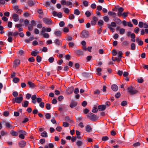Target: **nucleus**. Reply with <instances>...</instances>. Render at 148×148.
Segmentation results:
<instances>
[{
	"instance_id": "40",
	"label": "nucleus",
	"mask_w": 148,
	"mask_h": 148,
	"mask_svg": "<svg viewBox=\"0 0 148 148\" xmlns=\"http://www.w3.org/2000/svg\"><path fill=\"white\" fill-rule=\"evenodd\" d=\"M18 132L20 134H24V135H26V134H27L26 132L25 131H24L23 130H19V131H18Z\"/></svg>"
},
{
	"instance_id": "38",
	"label": "nucleus",
	"mask_w": 148,
	"mask_h": 148,
	"mask_svg": "<svg viewBox=\"0 0 148 148\" xmlns=\"http://www.w3.org/2000/svg\"><path fill=\"white\" fill-rule=\"evenodd\" d=\"M98 23L99 26H101L103 25V22L102 20H100L98 21Z\"/></svg>"
},
{
	"instance_id": "31",
	"label": "nucleus",
	"mask_w": 148,
	"mask_h": 148,
	"mask_svg": "<svg viewBox=\"0 0 148 148\" xmlns=\"http://www.w3.org/2000/svg\"><path fill=\"white\" fill-rule=\"evenodd\" d=\"M38 53V52L37 51H32L31 53V54L32 56H37V54Z\"/></svg>"
},
{
	"instance_id": "39",
	"label": "nucleus",
	"mask_w": 148,
	"mask_h": 148,
	"mask_svg": "<svg viewBox=\"0 0 148 148\" xmlns=\"http://www.w3.org/2000/svg\"><path fill=\"white\" fill-rule=\"evenodd\" d=\"M137 81L139 83H141L143 82L144 80L142 77H140L138 79Z\"/></svg>"
},
{
	"instance_id": "14",
	"label": "nucleus",
	"mask_w": 148,
	"mask_h": 148,
	"mask_svg": "<svg viewBox=\"0 0 148 148\" xmlns=\"http://www.w3.org/2000/svg\"><path fill=\"white\" fill-rule=\"evenodd\" d=\"M75 143L78 147L79 148L82 145L83 143L80 140H78Z\"/></svg>"
},
{
	"instance_id": "58",
	"label": "nucleus",
	"mask_w": 148,
	"mask_h": 148,
	"mask_svg": "<svg viewBox=\"0 0 148 148\" xmlns=\"http://www.w3.org/2000/svg\"><path fill=\"white\" fill-rule=\"evenodd\" d=\"M47 28H46L45 27H42V31L41 32V34H42L44 33H45V32L46 31Z\"/></svg>"
},
{
	"instance_id": "6",
	"label": "nucleus",
	"mask_w": 148,
	"mask_h": 148,
	"mask_svg": "<svg viewBox=\"0 0 148 148\" xmlns=\"http://www.w3.org/2000/svg\"><path fill=\"white\" fill-rule=\"evenodd\" d=\"M52 14L54 16H57L59 18H61L62 16V13L61 12L58 13L56 11H53V12Z\"/></svg>"
},
{
	"instance_id": "63",
	"label": "nucleus",
	"mask_w": 148,
	"mask_h": 148,
	"mask_svg": "<svg viewBox=\"0 0 148 148\" xmlns=\"http://www.w3.org/2000/svg\"><path fill=\"white\" fill-rule=\"evenodd\" d=\"M143 23L142 22H140L138 24V26L140 28L143 27Z\"/></svg>"
},
{
	"instance_id": "3",
	"label": "nucleus",
	"mask_w": 148,
	"mask_h": 148,
	"mask_svg": "<svg viewBox=\"0 0 148 148\" xmlns=\"http://www.w3.org/2000/svg\"><path fill=\"white\" fill-rule=\"evenodd\" d=\"M89 36V33L88 31L84 30L81 33L80 37L83 38H88Z\"/></svg>"
},
{
	"instance_id": "41",
	"label": "nucleus",
	"mask_w": 148,
	"mask_h": 148,
	"mask_svg": "<svg viewBox=\"0 0 148 148\" xmlns=\"http://www.w3.org/2000/svg\"><path fill=\"white\" fill-rule=\"evenodd\" d=\"M103 19L104 21L106 22H108L109 19V18L107 16H104L103 17Z\"/></svg>"
},
{
	"instance_id": "42",
	"label": "nucleus",
	"mask_w": 148,
	"mask_h": 148,
	"mask_svg": "<svg viewBox=\"0 0 148 148\" xmlns=\"http://www.w3.org/2000/svg\"><path fill=\"white\" fill-rule=\"evenodd\" d=\"M54 60V58L53 57H51L50 58H49L48 59V61L50 63H51L53 62Z\"/></svg>"
},
{
	"instance_id": "24",
	"label": "nucleus",
	"mask_w": 148,
	"mask_h": 148,
	"mask_svg": "<svg viewBox=\"0 0 148 148\" xmlns=\"http://www.w3.org/2000/svg\"><path fill=\"white\" fill-rule=\"evenodd\" d=\"M10 134L12 136H17L18 135V133L13 130H12L11 131Z\"/></svg>"
},
{
	"instance_id": "28",
	"label": "nucleus",
	"mask_w": 148,
	"mask_h": 148,
	"mask_svg": "<svg viewBox=\"0 0 148 148\" xmlns=\"http://www.w3.org/2000/svg\"><path fill=\"white\" fill-rule=\"evenodd\" d=\"M66 139L67 140H71L72 141L74 142V137L73 136L71 137L70 136H68L66 137Z\"/></svg>"
},
{
	"instance_id": "23",
	"label": "nucleus",
	"mask_w": 148,
	"mask_h": 148,
	"mask_svg": "<svg viewBox=\"0 0 148 148\" xmlns=\"http://www.w3.org/2000/svg\"><path fill=\"white\" fill-rule=\"evenodd\" d=\"M116 20L117 21L116 22L118 25H120L122 23L121 21L119 18H115V19H113V20L114 21H115Z\"/></svg>"
},
{
	"instance_id": "25",
	"label": "nucleus",
	"mask_w": 148,
	"mask_h": 148,
	"mask_svg": "<svg viewBox=\"0 0 148 148\" xmlns=\"http://www.w3.org/2000/svg\"><path fill=\"white\" fill-rule=\"evenodd\" d=\"M29 102L27 101H24V103L22 104V105L23 107H27L28 106Z\"/></svg>"
},
{
	"instance_id": "19",
	"label": "nucleus",
	"mask_w": 148,
	"mask_h": 148,
	"mask_svg": "<svg viewBox=\"0 0 148 148\" xmlns=\"http://www.w3.org/2000/svg\"><path fill=\"white\" fill-rule=\"evenodd\" d=\"M27 84L30 87L32 88H34L35 86V85L31 82H28Z\"/></svg>"
},
{
	"instance_id": "37",
	"label": "nucleus",
	"mask_w": 148,
	"mask_h": 148,
	"mask_svg": "<svg viewBox=\"0 0 148 148\" xmlns=\"http://www.w3.org/2000/svg\"><path fill=\"white\" fill-rule=\"evenodd\" d=\"M76 53L77 54L80 55H82L83 54V52L80 50H77L76 51Z\"/></svg>"
},
{
	"instance_id": "43",
	"label": "nucleus",
	"mask_w": 148,
	"mask_h": 148,
	"mask_svg": "<svg viewBox=\"0 0 148 148\" xmlns=\"http://www.w3.org/2000/svg\"><path fill=\"white\" fill-rule=\"evenodd\" d=\"M41 60V58L40 56H37L36 57V60L38 62H40Z\"/></svg>"
},
{
	"instance_id": "44",
	"label": "nucleus",
	"mask_w": 148,
	"mask_h": 148,
	"mask_svg": "<svg viewBox=\"0 0 148 148\" xmlns=\"http://www.w3.org/2000/svg\"><path fill=\"white\" fill-rule=\"evenodd\" d=\"M129 13V12H124L123 14H122V16L123 17H126L127 16H128V14Z\"/></svg>"
},
{
	"instance_id": "46",
	"label": "nucleus",
	"mask_w": 148,
	"mask_h": 148,
	"mask_svg": "<svg viewBox=\"0 0 148 148\" xmlns=\"http://www.w3.org/2000/svg\"><path fill=\"white\" fill-rule=\"evenodd\" d=\"M118 57L119 58H121L122 57V55L123 54V53L121 51H119L118 52Z\"/></svg>"
},
{
	"instance_id": "33",
	"label": "nucleus",
	"mask_w": 148,
	"mask_h": 148,
	"mask_svg": "<svg viewBox=\"0 0 148 148\" xmlns=\"http://www.w3.org/2000/svg\"><path fill=\"white\" fill-rule=\"evenodd\" d=\"M45 118L47 119H49L51 117V115L49 113H47L45 115Z\"/></svg>"
},
{
	"instance_id": "55",
	"label": "nucleus",
	"mask_w": 148,
	"mask_h": 148,
	"mask_svg": "<svg viewBox=\"0 0 148 148\" xmlns=\"http://www.w3.org/2000/svg\"><path fill=\"white\" fill-rule=\"evenodd\" d=\"M13 96L14 97H16L18 96V93L16 91H14L12 93Z\"/></svg>"
},
{
	"instance_id": "11",
	"label": "nucleus",
	"mask_w": 148,
	"mask_h": 148,
	"mask_svg": "<svg viewBox=\"0 0 148 148\" xmlns=\"http://www.w3.org/2000/svg\"><path fill=\"white\" fill-rule=\"evenodd\" d=\"M98 20L97 18L95 16H93L92 17V20L91 21V24L92 25H95Z\"/></svg>"
},
{
	"instance_id": "36",
	"label": "nucleus",
	"mask_w": 148,
	"mask_h": 148,
	"mask_svg": "<svg viewBox=\"0 0 148 148\" xmlns=\"http://www.w3.org/2000/svg\"><path fill=\"white\" fill-rule=\"evenodd\" d=\"M123 45L127 46L129 44V42L126 40L124 41L122 43Z\"/></svg>"
},
{
	"instance_id": "51",
	"label": "nucleus",
	"mask_w": 148,
	"mask_h": 148,
	"mask_svg": "<svg viewBox=\"0 0 148 148\" xmlns=\"http://www.w3.org/2000/svg\"><path fill=\"white\" fill-rule=\"evenodd\" d=\"M80 12L79 10L77 9L75 10V14L78 15H79L80 14Z\"/></svg>"
},
{
	"instance_id": "22",
	"label": "nucleus",
	"mask_w": 148,
	"mask_h": 148,
	"mask_svg": "<svg viewBox=\"0 0 148 148\" xmlns=\"http://www.w3.org/2000/svg\"><path fill=\"white\" fill-rule=\"evenodd\" d=\"M102 70L101 68L98 67L96 69V71L97 72V74L99 75H101V73H100Z\"/></svg>"
},
{
	"instance_id": "20",
	"label": "nucleus",
	"mask_w": 148,
	"mask_h": 148,
	"mask_svg": "<svg viewBox=\"0 0 148 148\" xmlns=\"http://www.w3.org/2000/svg\"><path fill=\"white\" fill-rule=\"evenodd\" d=\"M112 60L113 61H117L118 62H119L121 61V58H117L116 57L115 58H112Z\"/></svg>"
},
{
	"instance_id": "21",
	"label": "nucleus",
	"mask_w": 148,
	"mask_h": 148,
	"mask_svg": "<svg viewBox=\"0 0 148 148\" xmlns=\"http://www.w3.org/2000/svg\"><path fill=\"white\" fill-rule=\"evenodd\" d=\"M61 32L59 30H56L54 32V34L57 36H60L61 34Z\"/></svg>"
},
{
	"instance_id": "18",
	"label": "nucleus",
	"mask_w": 148,
	"mask_h": 148,
	"mask_svg": "<svg viewBox=\"0 0 148 148\" xmlns=\"http://www.w3.org/2000/svg\"><path fill=\"white\" fill-rule=\"evenodd\" d=\"M86 131L88 132H90L92 130V128L89 125H87L86 127Z\"/></svg>"
},
{
	"instance_id": "48",
	"label": "nucleus",
	"mask_w": 148,
	"mask_h": 148,
	"mask_svg": "<svg viewBox=\"0 0 148 148\" xmlns=\"http://www.w3.org/2000/svg\"><path fill=\"white\" fill-rule=\"evenodd\" d=\"M140 145V143L139 142H137L136 143H134L133 145L134 147H136L139 146Z\"/></svg>"
},
{
	"instance_id": "32",
	"label": "nucleus",
	"mask_w": 148,
	"mask_h": 148,
	"mask_svg": "<svg viewBox=\"0 0 148 148\" xmlns=\"http://www.w3.org/2000/svg\"><path fill=\"white\" fill-rule=\"evenodd\" d=\"M44 37L46 38H48L49 37V35L47 33H44L42 34H41Z\"/></svg>"
},
{
	"instance_id": "50",
	"label": "nucleus",
	"mask_w": 148,
	"mask_h": 148,
	"mask_svg": "<svg viewBox=\"0 0 148 148\" xmlns=\"http://www.w3.org/2000/svg\"><path fill=\"white\" fill-rule=\"evenodd\" d=\"M78 126L81 128H83L84 127V125H83V123L82 122H80L78 124Z\"/></svg>"
},
{
	"instance_id": "7",
	"label": "nucleus",
	"mask_w": 148,
	"mask_h": 148,
	"mask_svg": "<svg viewBox=\"0 0 148 148\" xmlns=\"http://www.w3.org/2000/svg\"><path fill=\"white\" fill-rule=\"evenodd\" d=\"M76 136H75V141L77 139H80L81 138L80 136L81 133L78 130L76 131Z\"/></svg>"
},
{
	"instance_id": "29",
	"label": "nucleus",
	"mask_w": 148,
	"mask_h": 148,
	"mask_svg": "<svg viewBox=\"0 0 148 148\" xmlns=\"http://www.w3.org/2000/svg\"><path fill=\"white\" fill-rule=\"evenodd\" d=\"M19 79L18 78L16 77H14L13 80V82L15 83H16L19 82Z\"/></svg>"
},
{
	"instance_id": "17",
	"label": "nucleus",
	"mask_w": 148,
	"mask_h": 148,
	"mask_svg": "<svg viewBox=\"0 0 148 148\" xmlns=\"http://www.w3.org/2000/svg\"><path fill=\"white\" fill-rule=\"evenodd\" d=\"M31 98L32 100V103L34 104H35L36 103V101L35 99L37 98L36 95H32V97Z\"/></svg>"
},
{
	"instance_id": "56",
	"label": "nucleus",
	"mask_w": 148,
	"mask_h": 148,
	"mask_svg": "<svg viewBox=\"0 0 148 148\" xmlns=\"http://www.w3.org/2000/svg\"><path fill=\"white\" fill-rule=\"evenodd\" d=\"M127 104V102L126 101H123L121 103V105L122 106H124Z\"/></svg>"
},
{
	"instance_id": "49",
	"label": "nucleus",
	"mask_w": 148,
	"mask_h": 148,
	"mask_svg": "<svg viewBox=\"0 0 148 148\" xmlns=\"http://www.w3.org/2000/svg\"><path fill=\"white\" fill-rule=\"evenodd\" d=\"M30 14L27 12H25L23 14V16L25 17H29Z\"/></svg>"
},
{
	"instance_id": "45",
	"label": "nucleus",
	"mask_w": 148,
	"mask_h": 148,
	"mask_svg": "<svg viewBox=\"0 0 148 148\" xmlns=\"http://www.w3.org/2000/svg\"><path fill=\"white\" fill-rule=\"evenodd\" d=\"M85 14L87 17H89L91 15V13L89 11H86L85 13Z\"/></svg>"
},
{
	"instance_id": "27",
	"label": "nucleus",
	"mask_w": 148,
	"mask_h": 148,
	"mask_svg": "<svg viewBox=\"0 0 148 148\" xmlns=\"http://www.w3.org/2000/svg\"><path fill=\"white\" fill-rule=\"evenodd\" d=\"M35 3V2L32 0L29 1L28 2V5L31 6H33Z\"/></svg>"
},
{
	"instance_id": "13",
	"label": "nucleus",
	"mask_w": 148,
	"mask_h": 148,
	"mask_svg": "<svg viewBox=\"0 0 148 148\" xmlns=\"http://www.w3.org/2000/svg\"><path fill=\"white\" fill-rule=\"evenodd\" d=\"M106 108V106L105 105H99L98 107V109L99 111H103Z\"/></svg>"
},
{
	"instance_id": "26",
	"label": "nucleus",
	"mask_w": 148,
	"mask_h": 148,
	"mask_svg": "<svg viewBox=\"0 0 148 148\" xmlns=\"http://www.w3.org/2000/svg\"><path fill=\"white\" fill-rule=\"evenodd\" d=\"M41 136L43 137H47L48 134L47 132L45 131L41 133Z\"/></svg>"
},
{
	"instance_id": "4",
	"label": "nucleus",
	"mask_w": 148,
	"mask_h": 148,
	"mask_svg": "<svg viewBox=\"0 0 148 148\" xmlns=\"http://www.w3.org/2000/svg\"><path fill=\"white\" fill-rule=\"evenodd\" d=\"M19 97H16L14 99L15 102L18 103H21L23 99V96L22 94H19Z\"/></svg>"
},
{
	"instance_id": "15",
	"label": "nucleus",
	"mask_w": 148,
	"mask_h": 148,
	"mask_svg": "<svg viewBox=\"0 0 148 148\" xmlns=\"http://www.w3.org/2000/svg\"><path fill=\"white\" fill-rule=\"evenodd\" d=\"M111 88L113 91H116L118 90V88L116 85L114 84L112 85Z\"/></svg>"
},
{
	"instance_id": "61",
	"label": "nucleus",
	"mask_w": 148,
	"mask_h": 148,
	"mask_svg": "<svg viewBox=\"0 0 148 148\" xmlns=\"http://www.w3.org/2000/svg\"><path fill=\"white\" fill-rule=\"evenodd\" d=\"M45 103L43 102H41L39 104V106L41 108H43L44 106Z\"/></svg>"
},
{
	"instance_id": "53",
	"label": "nucleus",
	"mask_w": 148,
	"mask_h": 148,
	"mask_svg": "<svg viewBox=\"0 0 148 148\" xmlns=\"http://www.w3.org/2000/svg\"><path fill=\"white\" fill-rule=\"evenodd\" d=\"M64 23L63 21H60L59 23V25L60 27H63L64 25Z\"/></svg>"
},
{
	"instance_id": "1",
	"label": "nucleus",
	"mask_w": 148,
	"mask_h": 148,
	"mask_svg": "<svg viewBox=\"0 0 148 148\" xmlns=\"http://www.w3.org/2000/svg\"><path fill=\"white\" fill-rule=\"evenodd\" d=\"M127 89L128 93L131 95H134L137 94L138 92L137 90L135 89L132 86L128 87Z\"/></svg>"
},
{
	"instance_id": "35",
	"label": "nucleus",
	"mask_w": 148,
	"mask_h": 148,
	"mask_svg": "<svg viewBox=\"0 0 148 148\" xmlns=\"http://www.w3.org/2000/svg\"><path fill=\"white\" fill-rule=\"evenodd\" d=\"M125 32V29L123 28H121L119 30V33L121 34H123Z\"/></svg>"
},
{
	"instance_id": "59",
	"label": "nucleus",
	"mask_w": 148,
	"mask_h": 148,
	"mask_svg": "<svg viewBox=\"0 0 148 148\" xmlns=\"http://www.w3.org/2000/svg\"><path fill=\"white\" fill-rule=\"evenodd\" d=\"M87 102L86 101H83L82 103V106H83V107H85L86 105H87Z\"/></svg>"
},
{
	"instance_id": "8",
	"label": "nucleus",
	"mask_w": 148,
	"mask_h": 148,
	"mask_svg": "<svg viewBox=\"0 0 148 148\" xmlns=\"http://www.w3.org/2000/svg\"><path fill=\"white\" fill-rule=\"evenodd\" d=\"M20 61L19 60L16 59L15 60L13 63V66L14 67L16 68L20 64Z\"/></svg>"
},
{
	"instance_id": "12",
	"label": "nucleus",
	"mask_w": 148,
	"mask_h": 148,
	"mask_svg": "<svg viewBox=\"0 0 148 148\" xmlns=\"http://www.w3.org/2000/svg\"><path fill=\"white\" fill-rule=\"evenodd\" d=\"M73 87H71L70 88H69L67 89L66 92L68 94H70L73 92Z\"/></svg>"
},
{
	"instance_id": "30",
	"label": "nucleus",
	"mask_w": 148,
	"mask_h": 148,
	"mask_svg": "<svg viewBox=\"0 0 148 148\" xmlns=\"http://www.w3.org/2000/svg\"><path fill=\"white\" fill-rule=\"evenodd\" d=\"M108 28L110 29V30L112 31V32H114V28L112 27H111L110 25L108 24Z\"/></svg>"
},
{
	"instance_id": "16",
	"label": "nucleus",
	"mask_w": 148,
	"mask_h": 148,
	"mask_svg": "<svg viewBox=\"0 0 148 148\" xmlns=\"http://www.w3.org/2000/svg\"><path fill=\"white\" fill-rule=\"evenodd\" d=\"M3 123H4L6 127L8 128H10L11 127H12L11 124L8 122H7L5 121H3Z\"/></svg>"
},
{
	"instance_id": "52",
	"label": "nucleus",
	"mask_w": 148,
	"mask_h": 148,
	"mask_svg": "<svg viewBox=\"0 0 148 148\" xmlns=\"http://www.w3.org/2000/svg\"><path fill=\"white\" fill-rule=\"evenodd\" d=\"M132 21L134 24L135 25H136L138 24V21L136 19H133L132 20Z\"/></svg>"
},
{
	"instance_id": "62",
	"label": "nucleus",
	"mask_w": 148,
	"mask_h": 148,
	"mask_svg": "<svg viewBox=\"0 0 148 148\" xmlns=\"http://www.w3.org/2000/svg\"><path fill=\"white\" fill-rule=\"evenodd\" d=\"M83 3L84 5L86 7L88 5V2L86 1H84Z\"/></svg>"
},
{
	"instance_id": "34",
	"label": "nucleus",
	"mask_w": 148,
	"mask_h": 148,
	"mask_svg": "<svg viewBox=\"0 0 148 148\" xmlns=\"http://www.w3.org/2000/svg\"><path fill=\"white\" fill-rule=\"evenodd\" d=\"M135 45L134 43H132L131 45V49L134 50L135 49Z\"/></svg>"
},
{
	"instance_id": "47",
	"label": "nucleus",
	"mask_w": 148,
	"mask_h": 148,
	"mask_svg": "<svg viewBox=\"0 0 148 148\" xmlns=\"http://www.w3.org/2000/svg\"><path fill=\"white\" fill-rule=\"evenodd\" d=\"M108 139V137L107 136H103L102 137V140L103 141H106Z\"/></svg>"
},
{
	"instance_id": "5",
	"label": "nucleus",
	"mask_w": 148,
	"mask_h": 148,
	"mask_svg": "<svg viewBox=\"0 0 148 148\" xmlns=\"http://www.w3.org/2000/svg\"><path fill=\"white\" fill-rule=\"evenodd\" d=\"M43 22L46 24L48 25L52 24V22L51 19L49 18H43Z\"/></svg>"
},
{
	"instance_id": "57",
	"label": "nucleus",
	"mask_w": 148,
	"mask_h": 148,
	"mask_svg": "<svg viewBox=\"0 0 148 148\" xmlns=\"http://www.w3.org/2000/svg\"><path fill=\"white\" fill-rule=\"evenodd\" d=\"M139 29L138 27H136L134 30V32L136 34H138L139 31Z\"/></svg>"
},
{
	"instance_id": "54",
	"label": "nucleus",
	"mask_w": 148,
	"mask_h": 148,
	"mask_svg": "<svg viewBox=\"0 0 148 148\" xmlns=\"http://www.w3.org/2000/svg\"><path fill=\"white\" fill-rule=\"evenodd\" d=\"M46 107L47 110H50L51 109V105L49 103H47L46 105Z\"/></svg>"
},
{
	"instance_id": "64",
	"label": "nucleus",
	"mask_w": 148,
	"mask_h": 148,
	"mask_svg": "<svg viewBox=\"0 0 148 148\" xmlns=\"http://www.w3.org/2000/svg\"><path fill=\"white\" fill-rule=\"evenodd\" d=\"M111 27H115L116 26V24L114 22H112L111 23Z\"/></svg>"
},
{
	"instance_id": "10",
	"label": "nucleus",
	"mask_w": 148,
	"mask_h": 148,
	"mask_svg": "<svg viewBox=\"0 0 148 148\" xmlns=\"http://www.w3.org/2000/svg\"><path fill=\"white\" fill-rule=\"evenodd\" d=\"M26 144V143L25 141L22 140L19 142L18 145L20 147L23 148L25 146Z\"/></svg>"
},
{
	"instance_id": "2",
	"label": "nucleus",
	"mask_w": 148,
	"mask_h": 148,
	"mask_svg": "<svg viewBox=\"0 0 148 148\" xmlns=\"http://www.w3.org/2000/svg\"><path fill=\"white\" fill-rule=\"evenodd\" d=\"M87 117L93 121L97 120L98 118L93 113H90L87 115Z\"/></svg>"
},
{
	"instance_id": "60",
	"label": "nucleus",
	"mask_w": 148,
	"mask_h": 148,
	"mask_svg": "<svg viewBox=\"0 0 148 148\" xmlns=\"http://www.w3.org/2000/svg\"><path fill=\"white\" fill-rule=\"evenodd\" d=\"M69 29L67 27H65L63 29V32H67L69 31Z\"/></svg>"
},
{
	"instance_id": "9",
	"label": "nucleus",
	"mask_w": 148,
	"mask_h": 148,
	"mask_svg": "<svg viewBox=\"0 0 148 148\" xmlns=\"http://www.w3.org/2000/svg\"><path fill=\"white\" fill-rule=\"evenodd\" d=\"M12 18L14 21L15 22L18 21L19 19L18 15L15 13H14L12 14Z\"/></svg>"
}]
</instances>
